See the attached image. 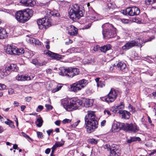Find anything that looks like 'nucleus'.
Segmentation results:
<instances>
[{"mask_svg": "<svg viewBox=\"0 0 156 156\" xmlns=\"http://www.w3.org/2000/svg\"><path fill=\"white\" fill-rule=\"evenodd\" d=\"M18 69V68L16 64H11L8 67L7 69L5 70L7 74H9L10 71H16Z\"/></svg>", "mask_w": 156, "mask_h": 156, "instance_id": "nucleus-16", "label": "nucleus"}, {"mask_svg": "<svg viewBox=\"0 0 156 156\" xmlns=\"http://www.w3.org/2000/svg\"><path fill=\"white\" fill-rule=\"evenodd\" d=\"M116 108L118 110V112L119 110H120V109L124 108V105L123 103H121L118 106H116Z\"/></svg>", "mask_w": 156, "mask_h": 156, "instance_id": "nucleus-34", "label": "nucleus"}, {"mask_svg": "<svg viewBox=\"0 0 156 156\" xmlns=\"http://www.w3.org/2000/svg\"><path fill=\"white\" fill-rule=\"evenodd\" d=\"M33 12V11L30 9L19 10L15 13V18L16 20H30L32 16Z\"/></svg>", "mask_w": 156, "mask_h": 156, "instance_id": "nucleus-4", "label": "nucleus"}, {"mask_svg": "<svg viewBox=\"0 0 156 156\" xmlns=\"http://www.w3.org/2000/svg\"><path fill=\"white\" fill-rule=\"evenodd\" d=\"M50 20H37V23L40 29H47L51 26Z\"/></svg>", "mask_w": 156, "mask_h": 156, "instance_id": "nucleus-8", "label": "nucleus"}, {"mask_svg": "<svg viewBox=\"0 0 156 156\" xmlns=\"http://www.w3.org/2000/svg\"><path fill=\"white\" fill-rule=\"evenodd\" d=\"M77 82L81 88H84L88 83V80L84 79L80 80Z\"/></svg>", "mask_w": 156, "mask_h": 156, "instance_id": "nucleus-23", "label": "nucleus"}, {"mask_svg": "<svg viewBox=\"0 0 156 156\" xmlns=\"http://www.w3.org/2000/svg\"><path fill=\"white\" fill-rule=\"evenodd\" d=\"M37 136L38 137L42 138H43V136L42 133L41 132H37Z\"/></svg>", "mask_w": 156, "mask_h": 156, "instance_id": "nucleus-44", "label": "nucleus"}, {"mask_svg": "<svg viewBox=\"0 0 156 156\" xmlns=\"http://www.w3.org/2000/svg\"><path fill=\"white\" fill-rule=\"evenodd\" d=\"M129 111L132 112L133 113L135 112V109L133 106H130L129 107Z\"/></svg>", "mask_w": 156, "mask_h": 156, "instance_id": "nucleus-56", "label": "nucleus"}, {"mask_svg": "<svg viewBox=\"0 0 156 156\" xmlns=\"http://www.w3.org/2000/svg\"><path fill=\"white\" fill-rule=\"evenodd\" d=\"M110 151V155H117L119 156L120 154V149L119 147L115 145H113L111 146Z\"/></svg>", "mask_w": 156, "mask_h": 156, "instance_id": "nucleus-11", "label": "nucleus"}, {"mask_svg": "<svg viewBox=\"0 0 156 156\" xmlns=\"http://www.w3.org/2000/svg\"><path fill=\"white\" fill-rule=\"evenodd\" d=\"M118 113L121 115L122 118L128 119L130 117V113L125 110H119Z\"/></svg>", "mask_w": 156, "mask_h": 156, "instance_id": "nucleus-18", "label": "nucleus"}, {"mask_svg": "<svg viewBox=\"0 0 156 156\" xmlns=\"http://www.w3.org/2000/svg\"><path fill=\"white\" fill-rule=\"evenodd\" d=\"M69 67L65 68L62 67L60 68V71L59 73L60 75L62 76H66L68 77V75L69 74Z\"/></svg>", "mask_w": 156, "mask_h": 156, "instance_id": "nucleus-19", "label": "nucleus"}, {"mask_svg": "<svg viewBox=\"0 0 156 156\" xmlns=\"http://www.w3.org/2000/svg\"><path fill=\"white\" fill-rule=\"evenodd\" d=\"M71 122V120L69 119H64L63 121L62 122L63 123L65 124L67 123H69Z\"/></svg>", "mask_w": 156, "mask_h": 156, "instance_id": "nucleus-47", "label": "nucleus"}, {"mask_svg": "<svg viewBox=\"0 0 156 156\" xmlns=\"http://www.w3.org/2000/svg\"><path fill=\"white\" fill-rule=\"evenodd\" d=\"M46 72L48 74H51L52 73V70L50 69H48L46 70Z\"/></svg>", "mask_w": 156, "mask_h": 156, "instance_id": "nucleus-61", "label": "nucleus"}, {"mask_svg": "<svg viewBox=\"0 0 156 156\" xmlns=\"http://www.w3.org/2000/svg\"><path fill=\"white\" fill-rule=\"evenodd\" d=\"M70 88L71 90L74 92H77L78 91L81 90L82 89L77 82L71 85Z\"/></svg>", "mask_w": 156, "mask_h": 156, "instance_id": "nucleus-21", "label": "nucleus"}, {"mask_svg": "<svg viewBox=\"0 0 156 156\" xmlns=\"http://www.w3.org/2000/svg\"><path fill=\"white\" fill-rule=\"evenodd\" d=\"M46 54L48 55L53 58H54L57 60H58L59 58V56L58 54L52 52L50 51H48L46 52Z\"/></svg>", "mask_w": 156, "mask_h": 156, "instance_id": "nucleus-24", "label": "nucleus"}, {"mask_svg": "<svg viewBox=\"0 0 156 156\" xmlns=\"http://www.w3.org/2000/svg\"><path fill=\"white\" fill-rule=\"evenodd\" d=\"M7 36V33L6 30L1 27H0V39L5 38Z\"/></svg>", "mask_w": 156, "mask_h": 156, "instance_id": "nucleus-25", "label": "nucleus"}, {"mask_svg": "<svg viewBox=\"0 0 156 156\" xmlns=\"http://www.w3.org/2000/svg\"><path fill=\"white\" fill-rule=\"evenodd\" d=\"M105 85V82L104 81H100L97 83V86L98 87H100L102 88L104 87Z\"/></svg>", "mask_w": 156, "mask_h": 156, "instance_id": "nucleus-33", "label": "nucleus"}, {"mask_svg": "<svg viewBox=\"0 0 156 156\" xmlns=\"http://www.w3.org/2000/svg\"><path fill=\"white\" fill-rule=\"evenodd\" d=\"M62 87V84H58L56 88L53 89L52 90V92L54 93L57 91H59L61 89Z\"/></svg>", "mask_w": 156, "mask_h": 156, "instance_id": "nucleus-29", "label": "nucleus"}, {"mask_svg": "<svg viewBox=\"0 0 156 156\" xmlns=\"http://www.w3.org/2000/svg\"><path fill=\"white\" fill-rule=\"evenodd\" d=\"M50 151L51 149L48 148L45 150V152L46 154H48L50 153Z\"/></svg>", "mask_w": 156, "mask_h": 156, "instance_id": "nucleus-60", "label": "nucleus"}, {"mask_svg": "<svg viewBox=\"0 0 156 156\" xmlns=\"http://www.w3.org/2000/svg\"><path fill=\"white\" fill-rule=\"evenodd\" d=\"M99 48V46L98 45H96L94 47L93 50L94 51H97Z\"/></svg>", "mask_w": 156, "mask_h": 156, "instance_id": "nucleus-59", "label": "nucleus"}, {"mask_svg": "<svg viewBox=\"0 0 156 156\" xmlns=\"http://www.w3.org/2000/svg\"><path fill=\"white\" fill-rule=\"evenodd\" d=\"M64 141L62 140L61 142H56L55 143V144L58 147H60L64 145Z\"/></svg>", "mask_w": 156, "mask_h": 156, "instance_id": "nucleus-35", "label": "nucleus"}, {"mask_svg": "<svg viewBox=\"0 0 156 156\" xmlns=\"http://www.w3.org/2000/svg\"><path fill=\"white\" fill-rule=\"evenodd\" d=\"M35 45H39L40 44V42L37 39H35V41L34 44Z\"/></svg>", "mask_w": 156, "mask_h": 156, "instance_id": "nucleus-54", "label": "nucleus"}, {"mask_svg": "<svg viewBox=\"0 0 156 156\" xmlns=\"http://www.w3.org/2000/svg\"><path fill=\"white\" fill-rule=\"evenodd\" d=\"M53 130L52 129H49L47 131V132L48 135L49 136L50 135V134L53 132Z\"/></svg>", "mask_w": 156, "mask_h": 156, "instance_id": "nucleus-58", "label": "nucleus"}, {"mask_svg": "<svg viewBox=\"0 0 156 156\" xmlns=\"http://www.w3.org/2000/svg\"><path fill=\"white\" fill-rule=\"evenodd\" d=\"M133 22H135L139 24L142 23L144 24L146 23V22H144V20H135L134 21L133 20Z\"/></svg>", "mask_w": 156, "mask_h": 156, "instance_id": "nucleus-39", "label": "nucleus"}, {"mask_svg": "<svg viewBox=\"0 0 156 156\" xmlns=\"http://www.w3.org/2000/svg\"><path fill=\"white\" fill-rule=\"evenodd\" d=\"M15 51H14L15 55H20L24 53V50L23 48L18 49L15 47Z\"/></svg>", "mask_w": 156, "mask_h": 156, "instance_id": "nucleus-27", "label": "nucleus"}, {"mask_svg": "<svg viewBox=\"0 0 156 156\" xmlns=\"http://www.w3.org/2000/svg\"><path fill=\"white\" fill-rule=\"evenodd\" d=\"M68 70L69 71L68 77H73L74 76L78 75L79 73V69L76 68L69 67Z\"/></svg>", "mask_w": 156, "mask_h": 156, "instance_id": "nucleus-13", "label": "nucleus"}, {"mask_svg": "<svg viewBox=\"0 0 156 156\" xmlns=\"http://www.w3.org/2000/svg\"><path fill=\"white\" fill-rule=\"evenodd\" d=\"M136 141L135 138V137H130L129 139L127 140V142L129 143H131L132 142Z\"/></svg>", "mask_w": 156, "mask_h": 156, "instance_id": "nucleus-37", "label": "nucleus"}, {"mask_svg": "<svg viewBox=\"0 0 156 156\" xmlns=\"http://www.w3.org/2000/svg\"><path fill=\"white\" fill-rule=\"evenodd\" d=\"M17 80L19 81L29 80H31V78L27 75H18L16 77Z\"/></svg>", "mask_w": 156, "mask_h": 156, "instance_id": "nucleus-20", "label": "nucleus"}, {"mask_svg": "<svg viewBox=\"0 0 156 156\" xmlns=\"http://www.w3.org/2000/svg\"><path fill=\"white\" fill-rule=\"evenodd\" d=\"M20 2L24 6L28 7H33L35 4L32 0H21Z\"/></svg>", "mask_w": 156, "mask_h": 156, "instance_id": "nucleus-14", "label": "nucleus"}, {"mask_svg": "<svg viewBox=\"0 0 156 156\" xmlns=\"http://www.w3.org/2000/svg\"><path fill=\"white\" fill-rule=\"evenodd\" d=\"M111 111L114 113H118V110L116 108V106H114L112 108Z\"/></svg>", "mask_w": 156, "mask_h": 156, "instance_id": "nucleus-41", "label": "nucleus"}, {"mask_svg": "<svg viewBox=\"0 0 156 156\" xmlns=\"http://www.w3.org/2000/svg\"><path fill=\"white\" fill-rule=\"evenodd\" d=\"M8 93L10 94H12L14 93V90L12 89H9L8 90Z\"/></svg>", "mask_w": 156, "mask_h": 156, "instance_id": "nucleus-51", "label": "nucleus"}, {"mask_svg": "<svg viewBox=\"0 0 156 156\" xmlns=\"http://www.w3.org/2000/svg\"><path fill=\"white\" fill-rule=\"evenodd\" d=\"M69 29L68 31V34L71 36H76L78 34V30L75 26L72 25L69 26Z\"/></svg>", "mask_w": 156, "mask_h": 156, "instance_id": "nucleus-15", "label": "nucleus"}, {"mask_svg": "<svg viewBox=\"0 0 156 156\" xmlns=\"http://www.w3.org/2000/svg\"><path fill=\"white\" fill-rule=\"evenodd\" d=\"M21 133H22V135L23 136H24V137H27L29 139H31V138L29 136H28V135H27L26 134L22 132Z\"/></svg>", "mask_w": 156, "mask_h": 156, "instance_id": "nucleus-53", "label": "nucleus"}, {"mask_svg": "<svg viewBox=\"0 0 156 156\" xmlns=\"http://www.w3.org/2000/svg\"><path fill=\"white\" fill-rule=\"evenodd\" d=\"M35 39L33 38H30L29 39V42L31 44H34L35 41Z\"/></svg>", "mask_w": 156, "mask_h": 156, "instance_id": "nucleus-43", "label": "nucleus"}, {"mask_svg": "<svg viewBox=\"0 0 156 156\" xmlns=\"http://www.w3.org/2000/svg\"><path fill=\"white\" fill-rule=\"evenodd\" d=\"M15 47L11 45H8L5 50V52L8 54L14 55L15 51Z\"/></svg>", "mask_w": 156, "mask_h": 156, "instance_id": "nucleus-22", "label": "nucleus"}, {"mask_svg": "<svg viewBox=\"0 0 156 156\" xmlns=\"http://www.w3.org/2000/svg\"><path fill=\"white\" fill-rule=\"evenodd\" d=\"M86 106L87 107H91L93 105L92 101L91 100H87L85 102Z\"/></svg>", "mask_w": 156, "mask_h": 156, "instance_id": "nucleus-32", "label": "nucleus"}, {"mask_svg": "<svg viewBox=\"0 0 156 156\" xmlns=\"http://www.w3.org/2000/svg\"><path fill=\"white\" fill-rule=\"evenodd\" d=\"M123 63H122L121 62H119V63L117 65V66L118 68L120 69L121 67L122 66V65H121V64H123Z\"/></svg>", "mask_w": 156, "mask_h": 156, "instance_id": "nucleus-57", "label": "nucleus"}, {"mask_svg": "<svg viewBox=\"0 0 156 156\" xmlns=\"http://www.w3.org/2000/svg\"><path fill=\"white\" fill-rule=\"evenodd\" d=\"M126 12L130 16L138 15L140 13V10L138 8L136 7H129L126 9Z\"/></svg>", "mask_w": 156, "mask_h": 156, "instance_id": "nucleus-7", "label": "nucleus"}, {"mask_svg": "<svg viewBox=\"0 0 156 156\" xmlns=\"http://www.w3.org/2000/svg\"><path fill=\"white\" fill-rule=\"evenodd\" d=\"M90 143L92 144H96L97 143V141L95 139H92L90 140Z\"/></svg>", "mask_w": 156, "mask_h": 156, "instance_id": "nucleus-49", "label": "nucleus"}, {"mask_svg": "<svg viewBox=\"0 0 156 156\" xmlns=\"http://www.w3.org/2000/svg\"><path fill=\"white\" fill-rule=\"evenodd\" d=\"M91 25V23H89L87 25H86L85 26L83 27V29H87L89 28Z\"/></svg>", "mask_w": 156, "mask_h": 156, "instance_id": "nucleus-48", "label": "nucleus"}, {"mask_svg": "<svg viewBox=\"0 0 156 156\" xmlns=\"http://www.w3.org/2000/svg\"><path fill=\"white\" fill-rule=\"evenodd\" d=\"M122 126L124 129L126 131H130L136 133L138 130V128L135 124L126 123L123 124Z\"/></svg>", "mask_w": 156, "mask_h": 156, "instance_id": "nucleus-9", "label": "nucleus"}, {"mask_svg": "<svg viewBox=\"0 0 156 156\" xmlns=\"http://www.w3.org/2000/svg\"><path fill=\"white\" fill-rule=\"evenodd\" d=\"M31 62L35 65L37 67L45 66L47 64V62L45 61L39 62L36 58H34L32 60Z\"/></svg>", "mask_w": 156, "mask_h": 156, "instance_id": "nucleus-17", "label": "nucleus"}, {"mask_svg": "<svg viewBox=\"0 0 156 156\" xmlns=\"http://www.w3.org/2000/svg\"><path fill=\"white\" fill-rule=\"evenodd\" d=\"M61 104L64 108L68 111L76 110L82 104V101L76 98H73L69 103L67 99L61 100Z\"/></svg>", "mask_w": 156, "mask_h": 156, "instance_id": "nucleus-2", "label": "nucleus"}, {"mask_svg": "<svg viewBox=\"0 0 156 156\" xmlns=\"http://www.w3.org/2000/svg\"><path fill=\"white\" fill-rule=\"evenodd\" d=\"M46 13V15L44 16V18H42V19H39L38 20H43L45 19V20H50L52 18L51 17H59L60 16V14L58 12H53L51 11L50 9H48L45 12Z\"/></svg>", "mask_w": 156, "mask_h": 156, "instance_id": "nucleus-10", "label": "nucleus"}, {"mask_svg": "<svg viewBox=\"0 0 156 156\" xmlns=\"http://www.w3.org/2000/svg\"><path fill=\"white\" fill-rule=\"evenodd\" d=\"M117 94L114 89H112L107 95V97L105 98V100L107 102L109 103L113 102L117 98Z\"/></svg>", "mask_w": 156, "mask_h": 156, "instance_id": "nucleus-6", "label": "nucleus"}, {"mask_svg": "<svg viewBox=\"0 0 156 156\" xmlns=\"http://www.w3.org/2000/svg\"><path fill=\"white\" fill-rule=\"evenodd\" d=\"M156 153V150H153L152 151L151 153L149 154V155H151L152 154H153Z\"/></svg>", "mask_w": 156, "mask_h": 156, "instance_id": "nucleus-64", "label": "nucleus"}, {"mask_svg": "<svg viewBox=\"0 0 156 156\" xmlns=\"http://www.w3.org/2000/svg\"><path fill=\"white\" fill-rule=\"evenodd\" d=\"M6 86L4 84L0 83V90H3L6 88Z\"/></svg>", "mask_w": 156, "mask_h": 156, "instance_id": "nucleus-40", "label": "nucleus"}, {"mask_svg": "<svg viewBox=\"0 0 156 156\" xmlns=\"http://www.w3.org/2000/svg\"><path fill=\"white\" fill-rule=\"evenodd\" d=\"M102 34L104 38H110L116 35V28L110 24L106 23L102 26Z\"/></svg>", "mask_w": 156, "mask_h": 156, "instance_id": "nucleus-3", "label": "nucleus"}, {"mask_svg": "<svg viewBox=\"0 0 156 156\" xmlns=\"http://www.w3.org/2000/svg\"><path fill=\"white\" fill-rule=\"evenodd\" d=\"M73 7L70 9L69 12V18L74 20V18L79 19L83 16V11L80 10L78 5L75 4L73 5Z\"/></svg>", "mask_w": 156, "mask_h": 156, "instance_id": "nucleus-5", "label": "nucleus"}, {"mask_svg": "<svg viewBox=\"0 0 156 156\" xmlns=\"http://www.w3.org/2000/svg\"><path fill=\"white\" fill-rule=\"evenodd\" d=\"M104 112L105 114H106V113L108 115H111V113L108 110H105L104 111Z\"/></svg>", "mask_w": 156, "mask_h": 156, "instance_id": "nucleus-63", "label": "nucleus"}, {"mask_svg": "<svg viewBox=\"0 0 156 156\" xmlns=\"http://www.w3.org/2000/svg\"><path fill=\"white\" fill-rule=\"evenodd\" d=\"M5 123L9 125L12 128H15V126L14 125V123L12 121L8 119L7 121H5Z\"/></svg>", "mask_w": 156, "mask_h": 156, "instance_id": "nucleus-30", "label": "nucleus"}, {"mask_svg": "<svg viewBox=\"0 0 156 156\" xmlns=\"http://www.w3.org/2000/svg\"><path fill=\"white\" fill-rule=\"evenodd\" d=\"M111 48V45L107 44L101 47L100 48V50L102 52L106 53L107 51L109 50Z\"/></svg>", "mask_w": 156, "mask_h": 156, "instance_id": "nucleus-26", "label": "nucleus"}, {"mask_svg": "<svg viewBox=\"0 0 156 156\" xmlns=\"http://www.w3.org/2000/svg\"><path fill=\"white\" fill-rule=\"evenodd\" d=\"M45 107L47 108V109L48 110H50L52 109L53 107L50 105L46 104L45 105Z\"/></svg>", "mask_w": 156, "mask_h": 156, "instance_id": "nucleus-45", "label": "nucleus"}, {"mask_svg": "<svg viewBox=\"0 0 156 156\" xmlns=\"http://www.w3.org/2000/svg\"><path fill=\"white\" fill-rule=\"evenodd\" d=\"M86 128L88 133L93 132L97 128L98 122L95 114V112L91 111L87 112L84 118Z\"/></svg>", "mask_w": 156, "mask_h": 156, "instance_id": "nucleus-1", "label": "nucleus"}, {"mask_svg": "<svg viewBox=\"0 0 156 156\" xmlns=\"http://www.w3.org/2000/svg\"><path fill=\"white\" fill-rule=\"evenodd\" d=\"M44 108L43 106L41 105H39L36 110L37 112H41Z\"/></svg>", "mask_w": 156, "mask_h": 156, "instance_id": "nucleus-42", "label": "nucleus"}, {"mask_svg": "<svg viewBox=\"0 0 156 156\" xmlns=\"http://www.w3.org/2000/svg\"><path fill=\"white\" fill-rule=\"evenodd\" d=\"M58 147L55 144L51 148V151H55L56 149Z\"/></svg>", "mask_w": 156, "mask_h": 156, "instance_id": "nucleus-55", "label": "nucleus"}, {"mask_svg": "<svg viewBox=\"0 0 156 156\" xmlns=\"http://www.w3.org/2000/svg\"><path fill=\"white\" fill-rule=\"evenodd\" d=\"M138 43L134 41H132L130 42L126 43L122 47V48L123 50L129 49L135 46H138Z\"/></svg>", "mask_w": 156, "mask_h": 156, "instance_id": "nucleus-12", "label": "nucleus"}, {"mask_svg": "<svg viewBox=\"0 0 156 156\" xmlns=\"http://www.w3.org/2000/svg\"><path fill=\"white\" fill-rule=\"evenodd\" d=\"M104 148L105 149H107L108 151H110L111 148V146H110L109 144H106L103 146Z\"/></svg>", "mask_w": 156, "mask_h": 156, "instance_id": "nucleus-36", "label": "nucleus"}, {"mask_svg": "<svg viewBox=\"0 0 156 156\" xmlns=\"http://www.w3.org/2000/svg\"><path fill=\"white\" fill-rule=\"evenodd\" d=\"M5 72H6L5 71ZM8 74L6 72H5L4 69L0 70V78H2L6 76Z\"/></svg>", "mask_w": 156, "mask_h": 156, "instance_id": "nucleus-31", "label": "nucleus"}, {"mask_svg": "<svg viewBox=\"0 0 156 156\" xmlns=\"http://www.w3.org/2000/svg\"><path fill=\"white\" fill-rule=\"evenodd\" d=\"M43 122V120L41 118L37 119L35 122V123L37 126L38 127H41L42 126Z\"/></svg>", "mask_w": 156, "mask_h": 156, "instance_id": "nucleus-28", "label": "nucleus"}, {"mask_svg": "<svg viewBox=\"0 0 156 156\" xmlns=\"http://www.w3.org/2000/svg\"><path fill=\"white\" fill-rule=\"evenodd\" d=\"M121 65H122V66L121 67L120 69L122 71L125 72L127 69L126 64L124 63L123 64H121Z\"/></svg>", "mask_w": 156, "mask_h": 156, "instance_id": "nucleus-38", "label": "nucleus"}, {"mask_svg": "<svg viewBox=\"0 0 156 156\" xmlns=\"http://www.w3.org/2000/svg\"><path fill=\"white\" fill-rule=\"evenodd\" d=\"M121 21L123 23L126 24L130 23L131 20H121Z\"/></svg>", "mask_w": 156, "mask_h": 156, "instance_id": "nucleus-50", "label": "nucleus"}, {"mask_svg": "<svg viewBox=\"0 0 156 156\" xmlns=\"http://www.w3.org/2000/svg\"><path fill=\"white\" fill-rule=\"evenodd\" d=\"M55 123L56 125L59 126L60 124V121L59 120H57L55 122Z\"/></svg>", "mask_w": 156, "mask_h": 156, "instance_id": "nucleus-62", "label": "nucleus"}, {"mask_svg": "<svg viewBox=\"0 0 156 156\" xmlns=\"http://www.w3.org/2000/svg\"><path fill=\"white\" fill-rule=\"evenodd\" d=\"M18 22L19 23V24L20 25L21 24H23L25 23L28 20H17Z\"/></svg>", "mask_w": 156, "mask_h": 156, "instance_id": "nucleus-52", "label": "nucleus"}, {"mask_svg": "<svg viewBox=\"0 0 156 156\" xmlns=\"http://www.w3.org/2000/svg\"><path fill=\"white\" fill-rule=\"evenodd\" d=\"M80 122V120H77L76 122H75L74 123H73L72 124V126L73 127H76L78 125V124Z\"/></svg>", "mask_w": 156, "mask_h": 156, "instance_id": "nucleus-46", "label": "nucleus"}]
</instances>
